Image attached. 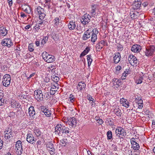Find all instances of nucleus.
Returning <instances> with one entry per match:
<instances>
[{
	"instance_id": "f257e3e1",
	"label": "nucleus",
	"mask_w": 155,
	"mask_h": 155,
	"mask_svg": "<svg viewBox=\"0 0 155 155\" xmlns=\"http://www.w3.org/2000/svg\"><path fill=\"white\" fill-rule=\"evenodd\" d=\"M115 133L120 139H124L126 135L125 130L121 127H118L115 130Z\"/></svg>"
},
{
	"instance_id": "f03ea898",
	"label": "nucleus",
	"mask_w": 155,
	"mask_h": 155,
	"mask_svg": "<svg viewBox=\"0 0 155 155\" xmlns=\"http://www.w3.org/2000/svg\"><path fill=\"white\" fill-rule=\"evenodd\" d=\"M42 55L43 58L47 63L52 62L55 60V58L54 56L49 54L45 51L43 52Z\"/></svg>"
},
{
	"instance_id": "7ed1b4c3",
	"label": "nucleus",
	"mask_w": 155,
	"mask_h": 155,
	"mask_svg": "<svg viewBox=\"0 0 155 155\" xmlns=\"http://www.w3.org/2000/svg\"><path fill=\"white\" fill-rule=\"evenodd\" d=\"M4 138L6 140H10L14 136V132L12 131L11 129L8 128L4 132Z\"/></svg>"
},
{
	"instance_id": "20e7f679",
	"label": "nucleus",
	"mask_w": 155,
	"mask_h": 155,
	"mask_svg": "<svg viewBox=\"0 0 155 155\" xmlns=\"http://www.w3.org/2000/svg\"><path fill=\"white\" fill-rule=\"evenodd\" d=\"M41 110L40 113L42 114H44L46 116L48 117H51L52 116V112L51 110L47 108L45 106H41Z\"/></svg>"
},
{
	"instance_id": "39448f33",
	"label": "nucleus",
	"mask_w": 155,
	"mask_h": 155,
	"mask_svg": "<svg viewBox=\"0 0 155 155\" xmlns=\"http://www.w3.org/2000/svg\"><path fill=\"white\" fill-rule=\"evenodd\" d=\"M155 51V46L153 45H150L147 46L146 48L145 52V55L147 56H152Z\"/></svg>"
},
{
	"instance_id": "423d86ee",
	"label": "nucleus",
	"mask_w": 155,
	"mask_h": 155,
	"mask_svg": "<svg viewBox=\"0 0 155 155\" xmlns=\"http://www.w3.org/2000/svg\"><path fill=\"white\" fill-rule=\"evenodd\" d=\"M34 95L35 98L38 101L41 102L43 101V94L41 90L38 89L34 91Z\"/></svg>"
},
{
	"instance_id": "0eeeda50",
	"label": "nucleus",
	"mask_w": 155,
	"mask_h": 155,
	"mask_svg": "<svg viewBox=\"0 0 155 155\" xmlns=\"http://www.w3.org/2000/svg\"><path fill=\"white\" fill-rule=\"evenodd\" d=\"M11 81L10 75L8 74L5 75L2 79L3 85L5 87H8L10 84Z\"/></svg>"
},
{
	"instance_id": "6e6552de",
	"label": "nucleus",
	"mask_w": 155,
	"mask_h": 155,
	"mask_svg": "<svg viewBox=\"0 0 155 155\" xmlns=\"http://www.w3.org/2000/svg\"><path fill=\"white\" fill-rule=\"evenodd\" d=\"M128 60L131 65H134L138 64L139 63L138 60L135 56L133 54H130L129 56Z\"/></svg>"
},
{
	"instance_id": "1a4fd4ad",
	"label": "nucleus",
	"mask_w": 155,
	"mask_h": 155,
	"mask_svg": "<svg viewBox=\"0 0 155 155\" xmlns=\"http://www.w3.org/2000/svg\"><path fill=\"white\" fill-rule=\"evenodd\" d=\"M36 10L38 15H39V18L40 20H43L46 16L45 13L44 9L41 6H38L36 8Z\"/></svg>"
},
{
	"instance_id": "9d476101",
	"label": "nucleus",
	"mask_w": 155,
	"mask_h": 155,
	"mask_svg": "<svg viewBox=\"0 0 155 155\" xmlns=\"http://www.w3.org/2000/svg\"><path fill=\"white\" fill-rule=\"evenodd\" d=\"M91 16L90 15L87 13L84 15L81 19L82 23L83 25L87 24L90 21Z\"/></svg>"
},
{
	"instance_id": "9b49d317",
	"label": "nucleus",
	"mask_w": 155,
	"mask_h": 155,
	"mask_svg": "<svg viewBox=\"0 0 155 155\" xmlns=\"http://www.w3.org/2000/svg\"><path fill=\"white\" fill-rule=\"evenodd\" d=\"M3 46H7L8 47H10L13 45V42L10 38H5L2 40V43Z\"/></svg>"
},
{
	"instance_id": "f8f14e48",
	"label": "nucleus",
	"mask_w": 155,
	"mask_h": 155,
	"mask_svg": "<svg viewBox=\"0 0 155 155\" xmlns=\"http://www.w3.org/2000/svg\"><path fill=\"white\" fill-rule=\"evenodd\" d=\"M98 31L97 29H94L92 31V32L91 36V41L94 43L97 39V35Z\"/></svg>"
},
{
	"instance_id": "ddd939ff",
	"label": "nucleus",
	"mask_w": 155,
	"mask_h": 155,
	"mask_svg": "<svg viewBox=\"0 0 155 155\" xmlns=\"http://www.w3.org/2000/svg\"><path fill=\"white\" fill-rule=\"evenodd\" d=\"M142 48L139 45L135 44L132 45L131 48V51L134 53H139L141 51Z\"/></svg>"
},
{
	"instance_id": "4468645a",
	"label": "nucleus",
	"mask_w": 155,
	"mask_h": 155,
	"mask_svg": "<svg viewBox=\"0 0 155 155\" xmlns=\"http://www.w3.org/2000/svg\"><path fill=\"white\" fill-rule=\"evenodd\" d=\"M26 139L28 142L32 144L35 143L36 141V140L35 139L34 137L32 134H27Z\"/></svg>"
},
{
	"instance_id": "2eb2a0df",
	"label": "nucleus",
	"mask_w": 155,
	"mask_h": 155,
	"mask_svg": "<svg viewBox=\"0 0 155 155\" xmlns=\"http://www.w3.org/2000/svg\"><path fill=\"white\" fill-rule=\"evenodd\" d=\"M120 54L119 52L115 53L114 54V63L117 64L120 61L121 58Z\"/></svg>"
},
{
	"instance_id": "dca6fc26",
	"label": "nucleus",
	"mask_w": 155,
	"mask_h": 155,
	"mask_svg": "<svg viewBox=\"0 0 155 155\" xmlns=\"http://www.w3.org/2000/svg\"><path fill=\"white\" fill-rule=\"evenodd\" d=\"M64 127V126L62 125L61 124H58L55 127V134H60V132L62 131L63 128Z\"/></svg>"
},
{
	"instance_id": "f3484780",
	"label": "nucleus",
	"mask_w": 155,
	"mask_h": 155,
	"mask_svg": "<svg viewBox=\"0 0 155 155\" xmlns=\"http://www.w3.org/2000/svg\"><path fill=\"white\" fill-rule=\"evenodd\" d=\"M92 31H90L89 29L85 32L83 36V40H86L89 38L92 35Z\"/></svg>"
},
{
	"instance_id": "a211bd4d",
	"label": "nucleus",
	"mask_w": 155,
	"mask_h": 155,
	"mask_svg": "<svg viewBox=\"0 0 155 155\" xmlns=\"http://www.w3.org/2000/svg\"><path fill=\"white\" fill-rule=\"evenodd\" d=\"M34 132L36 135L39 139V137H40L41 139H44V136L43 135L42 133L38 129H35L34 130Z\"/></svg>"
},
{
	"instance_id": "6ab92c4d",
	"label": "nucleus",
	"mask_w": 155,
	"mask_h": 155,
	"mask_svg": "<svg viewBox=\"0 0 155 155\" xmlns=\"http://www.w3.org/2000/svg\"><path fill=\"white\" fill-rule=\"evenodd\" d=\"M8 30L4 26L0 27V35L5 36L8 33Z\"/></svg>"
},
{
	"instance_id": "aec40b11",
	"label": "nucleus",
	"mask_w": 155,
	"mask_h": 155,
	"mask_svg": "<svg viewBox=\"0 0 155 155\" xmlns=\"http://www.w3.org/2000/svg\"><path fill=\"white\" fill-rule=\"evenodd\" d=\"M51 90L52 91H57L59 88V84L58 83L52 82L51 84Z\"/></svg>"
},
{
	"instance_id": "412c9836",
	"label": "nucleus",
	"mask_w": 155,
	"mask_h": 155,
	"mask_svg": "<svg viewBox=\"0 0 155 155\" xmlns=\"http://www.w3.org/2000/svg\"><path fill=\"white\" fill-rule=\"evenodd\" d=\"M76 27V25L75 22L73 21H70L68 25V27L70 30H74L75 29Z\"/></svg>"
},
{
	"instance_id": "4be33fe9",
	"label": "nucleus",
	"mask_w": 155,
	"mask_h": 155,
	"mask_svg": "<svg viewBox=\"0 0 155 155\" xmlns=\"http://www.w3.org/2000/svg\"><path fill=\"white\" fill-rule=\"evenodd\" d=\"M28 113L30 117H33L35 115V108L33 106H31L28 108Z\"/></svg>"
},
{
	"instance_id": "5701e85b",
	"label": "nucleus",
	"mask_w": 155,
	"mask_h": 155,
	"mask_svg": "<svg viewBox=\"0 0 155 155\" xmlns=\"http://www.w3.org/2000/svg\"><path fill=\"white\" fill-rule=\"evenodd\" d=\"M97 7V5L96 4H92L91 5V15L92 16H94L95 15L96 9Z\"/></svg>"
},
{
	"instance_id": "b1692460",
	"label": "nucleus",
	"mask_w": 155,
	"mask_h": 155,
	"mask_svg": "<svg viewBox=\"0 0 155 155\" xmlns=\"http://www.w3.org/2000/svg\"><path fill=\"white\" fill-rule=\"evenodd\" d=\"M120 101L121 104L124 106L126 107H128L129 106V103L126 99L124 98L120 99Z\"/></svg>"
},
{
	"instance_id": "393cba45",
	"label": "nucleus",
	"mask_w": 155,
	"mask_h": 155,
	"mask_svg": "<svg viewBox=\"0 0 155 155\" xmlns=\"http://www.w3.org/2000/svg\"><path fill=\"white\" fill-rule=\"evenodd\" d=\"M68 122L69 125H71L72 126L76 125V121L75 120V118L74 117L70 118L68 120Z\"/></svg>"
},
{
	"instance_id": "a878e982",
	"label": "nucleus",
	"mask_w": 155,
	"mask_h": 155,
	"mask_svg": "<svg viewBox=\"0 0 155 155\" xmlns=\"http://www.w3.org/2000/svg\"><path fill=\"white\" fill-rule=\"evenodd\" d=\"M90 50V47H87L84 51L81 53L80 56V57L81 58L87 54Z\"/></svg>"
},
{
	"instance_id": "bb28decb",
	"label": "nucleus",
	"mask_w": 155,
	"mask_h": 155,
	"mask_svg": "<svg viewBox=\"0 0 155 155\" xmlns=\"http://www.w3.org/2000/svg\"><path fill=\"white\" fill-rule=\"evenodd\" d=\"M131 148L133 149L132 150H134L135 151H140V146L139 144L137 143L131 145Z\"/></svg>"
},
{
	"instance_id": "cd10ccee",
	"label": "nucleus",
	"mask_w": 155,
	"mask_h": 155,
	"mask_svg": "<svg viewBox=\"0 0 155 155\" xmlns=\"http://www.w3.org/2000/svg\"><path fill=\"white\" fill-rule=\"evenodd\" d=\"M70 129L68 127H65L64 126V127L63 128V129L62 130V132L63 134H65L68 135V136H70V135L71 134L70 133Z\"/></svg>"
},
{
	"instance_id": "c85d7f7f",
	"label": "nucleus",
	"mask_w": 155,
	"mask_h": 155,
	"mask_svg": "<svg viewBox=\"0 0 155 155\" xmlns=\"http://www.w3.org/2000/svg\"><path fill=\"white\" fill-rule=\"evenodd\" d=\"M141 4V2H135L133 5V8L134 9H137L140 7Z\"/></svg>"
},
{
	"instance_id": "c756f323",
	"label": "nucleus",
	"mask_w": 155,
	"mask_h": 155,
	"mask_svg": "<svg viewBox=\"0 0 155 155\" xmlns=\"http://www.w3.org/2000/svg\"><path fill=\"white\" fill-rule=\"evenodd\" d=\"M78 86L79 87V91H81L83 88H85L86 84L84 82H80L78 83Z\"/></svg>"
},
{
	"instance_id": "7c9ffc66",
	"label": "nucleus",
	"mask_w": 155,
	"mask_h": 155,
	"mask_svg": "<svg viewBox=\"0 0 155 155\" xmlns=\"http://www.w3.org/2000/svg\"><path fill=\"white\" fill-rule=\"evenodd\" d=\"M51 77L52 81H53V82L58 83L59 80V78L55 74L52 75Z\"/></svg>"
},
{
	"instance_id": "2f4dec72",
	"label": "nucleus",
	"mask_w": 155,
	"mask_h": 155,
	"mask_svg": "<svg viewBox=\"0 0 155 155\" xmlns=\"http://www.w3.org/2000/svg\"><path fill=\"white\" fill-rule=\"evenodd\" d=\"M15 150H16V153L17 155H21L22 153L23 148L22 147L21 148H15Z\"/></svg>"
},
{
	"instance_id": "473e14b6",
	"label": "nucleus",
	"mask_w": 155,
	"mask_h": 155,
	"mask_svg": "<svg viewBox=\"0 0 155 155\" xmlns=\"http://www.w3.org/2000/svg\"><path fill=\"white\" fill-rule=\"evenodd\" d=\"M139 101L137 102V103L138 104V108L139 109H142L143 106V101L141 99V97L139 98Z\"/></svg>"
},
{
	"instance_id": "72a5a7b5",
	"label": "nucleus",
	"mask_w": 155,
	"mask_h": 155,
	"mask_svg": "<svg viewBox=\"0 0 155 155\" xmlns=\"http://www.w3.org/2000/svg\"><path fill=\"white\" fill-rule=\"evenodd\" d=\"M61 142L62 143L64 146H65L66 145L68 144L69 143L68 140L66 138H64L60 140Z\"/></svg>"
},
{
	"instance_id": "f704fd0d",
	"label": "nucleus",
	"mask_w": 155,
	"mask_h": 155,
	"mask_svg": "<svg viewBox=\"0 0 155 155\" xmlns=\"http://www.w3.org/2000/svg\"><path fill=\"white\" fill-rule=\"evenodd\" d=\"M87 57L88 62V67H89L91 65L93 60L91 58V54L87 55Z\"/></svg>"
},
{
	"instance_id": "c9c22d12",
	"label": "nucleus",
	"mask_w": 155,
	"mask_h": 155,
	"mask_svg": "<svg viewBox=\"0 0 155 155\" xmlns=\"http://www.w3.org/2000/svg\"><path fill=\"white\" fill-rule=\"evenodd\" d=\"M107 139L108 140H111L112 138V134L111 131L109 130L107 133Z\"/></svg>"
},
{
	"instance_id": "e433bc0d",
	"label": "nucleus",
	"mask_w": 155,
	"mask_h": 155,
	"mask_svg": "<svg viewBox=\"0 0 155 155\" xmlns=\"http://www.w3.org/2000/svg\"><path fill=\"white\" fill-rule=\"evenodd\" d=\"M106 120V122L107 123V125H109L111 126L114 125V124L113 121L110 119L107 118Z\"/></svg>"
},
{
	"instance_id": "4c0bfd02",
	"label": "nucleus",
	"mask_w": 155,
	"mask_h": 155,
	"mask_svg": "<svg viewBox=\"0 0 155 155\" xmlns=\"http://www.w3.org/2000/svg\"><path fill=\"white\" fill-rule=\"evenodd\" d=\"M131 18L133 19H135L137 17V15L133 12H131L130 13Z\"/></svg>"
},
{
	"instance_id": "58836bf2",
	"label": "nucleus",
	"mask_w": 155,
	"mask_h": 155,
	"mask_svg": "<svg viewBox=\"0 0 155 155\" xmlns=\"http://www.w3.org/2000/svg\"><path fill=\"white\" fill-rule=\"evenodd\" d=\"M22 142L20 140L17 141L16 142L15 148H21L22 147Z\"/></svg>"
},
{
	"instance_id": "ea45409f",
	"label": "nucleus",
	"mask_w": 155,
	"mask_h": 155,
	"mask_svg": "<svg viewBox=\"0 0 155 155\" xmlns=\"http://www.w3.org/2000/svg\"><path fill=\"white\" fill-rule=\"evenodd\" d=\"M34 28L37 31H38L40 29H42V27H41V25L38 24V23L36 24L35 26L34 27Z\"/></svg>"
},
{
	"instance_id": "a19ab883",
	"label": "nucleus",
	"mask_w": 155,
	"mask_h": 155,
	"mask_svg": "<svg viewBox=\"0 0 155 155\" xmlns=\"http://www.w3.org/2000/svg\"><path fill=\"white\" fill-rule=\"evenodd\" d=\"M59 21L60 20L59 18H55V19L53 20V22L54 23V26H57L59 25Z\"/></svg>"
},
{
	"instance_id": "79ce46f5",
	"label": "nucleus",
	"mask_w": 155,
	"mask_h": 155,
	"mask_svg": "<svg viewBox=\"0 0 155 155\" xmlns=\"http://www.w3.org/2000/svg\"><path fill=\"white\" fill-rule=\"evenodd\" d=\"M99 43L103 48L104 46L106 45L107 46L108 45L107 42L106 41H104L103 40H101Z\"/></svg>"
},
{
	"instance_id": "37998d69",
	"label": "nucleus",
	"mask_w": 155,
	"mask_h": 155,
	"mask_svg": "<svg viewBox=\"0 0 155 155\" xmlns=\"http://www.w3.org/2000/svg\"><path fill=\"white\" fill-rule=\"evenodd\" d=\"M96 47L97 51H100L103 48L99 43L96 44Z\"/></svg>"
},
{
	"instance_id": "c03bdc74",
	"label": "nucleus",
	"mask_w": 155,
	"mask_h": 155,
	"mask_svg": "<svg viewBox=\"0 0 155 155\" xmlns=\"http://www.w3.org/2000/svg\"><path fill=\"white\" fill-rule=\"evenodd\" d=\"M51 155H54L55 154V150L54 147L47 149Z\"/></svg>"
},
{
	"instance_id": "a18cd8bd",
	"label": "nucleus",
	"mask_w": 155,
	"mask_h": 155,
	"mask_svg": "<svg viewBox=\"0 0 155 155\" xmlns=\"http://www.w3.org/2000/svg\"><path fill=\"white\" fill-rule=\"evenodd\" d=\"M87 98L90 101H92L93 103H94L95 102V100L93 98L92 96L90 94H87Z\"/></svg>"
},
{
	"instance_id": "49530a36",
	"label": "nucleus",
	"mask_w": 155,
	"mask_h": 155,
	"mask_svg": "<svg viewBox=\"0 0 155 155\" xmlns=\"http://www.w3.org/2000/svg\"><path fill=\"white\" fill-rule=\"evenodd\" d=\"M69 98L70 99V101L72 103H73L75 101L74 97L72 94H70Z\"/></svg>"
},
{
	"instance_id": "de8ad7c7",
	"label": "nucleus",
	"mask_w": 155,
	"mask_h": 155,
	"mask_svg": "<svg viewBox=\"0 0 155 155\" xmlns=\"http://www.w3.org/2000/svg\"><path fill=\"white\" fill-rule=\"evenodd\" d=\"M47 149L52 148L54 147V146L51 142H49L46 144Z\"/></svg>"
},
{
	"instance_id": "09e8293b",
	"label": "nucleus",
	"mask_w": 155,
	"mask_h": 155,
	"mask_svg": "<svg viewBox=\"0 0 155 155\" xmlns=\"http://www.w3.org/2000/svg\"><path fill=\"white\" fill-rule=\"evenodd\" d=\"M116 110L117 111L115 112H116L115 114L116 115L118 116H121L122 114L121 113L120 110L119 109H118L117 110Z\"/></svg>"
},
{
	"instance_id": "8fccbe9b",
	"label": "nucleus",
	"mask_w": 155,
	"mask_h": 155,
	"mask_svg": "<svg viewBox=\"0 0 155 155\" xmlns=\"http://www.w3.org/2000/svg\"><path fill=\"white\" fill-rule=\"evenodd\" d=\"M48 37L47 36L44 37L42 41L41 44L44 45L45 44L46 42L48 41Z\"/></svg>"
},
{
	"instance_id": "3c124183",
	"label": "nucleus",
	"mask_w": 155,
	"mask_h": 155,
	"mask_svg": "<svg viewBox=\"0 0 155 155\" xmlns=\"http://www.w3.org/2000/svg\"><path fill=\"white\" fill-rule=\"evenodd\" d=\"M121 81V80L120 79L118 80L116 79H115V80H113V82H114V83L116 82V84L118 86H119V84L120 83Z\"/></svg>"
},
{
	"instance_id": "603ef678",
	"label": "nucleus",
	"mask_w": 155,
	"mask_h": 155,
	"mask_svg": "<svg viewBox=\"0 0 155 155\" xmlns=\"http://www.w3.org/2000/svg\"><path fill=\"white\" fill-rule=\"evenodd\" d=\"M143 80V78L142 77H140L139 79L136 80V83L137 84H141Z\"/></svg>"
},
{
	"instance_id": "864d4df0",
	"label": "nucleus",
	"mask_w": 155,
	"mask_h": 155,
	"mask_svg": "<svg viewBox=\"0 0 155 155\" xmlns=\"http://www.w3.org/2000/svg\"><path fill=\"white\" fill-rule=\"evenodd\" d=\"M44 2H45V4H46V5L47 6H48V8H49L50 7V6H49L50 3H51V1L50 0H44Z\"/></svg>"
},
{
	"instance_id": "5fc2aeb1",
	"label": "nucleus",
	"mask_w": 155,
	"mask_h": 155,
	"mask_svg": "<svg viewBox=\"0 0 155 155\" xmlns=\"http://www.w3.org/2000/svg\"><path fill=\"white\" fill-rule=\"evenodd\" d=\"M130 143L131 145L137 143L136 142V138L133 137L130 139Z\"/></svg>"
},
{
	"instance_id": "6e6d98bb",
	"label": "nucleus",
	"mask_w": 155,
	"mask_h": 155,
	"mask_svg": "<svg viewBox=\"0 0 155 155\" xmlns=\"http://www.w3.org/2000/svg\"><path fill=\"white\" fill-rule=\"evenodd\" d=\"M45 22L46 21L45 20H41L39 21L38 24L41 25H45Z\"/></svg>"
},
{
	"instance_id": "4d7b16f0",
	"label": "nucleus",
	"mask_w": 155,
	"mask_h": 155,
	"mask_svg": "<svg viewBox=\"0 0 155 155\" xmlns=\"http://www.w3.org/2000/svg\"><path fill=\"white\" fill-rule=\"evenodd\" d=\"M33 46L31 44H29L28 46V50L31 52L33 51L34 49L33 48Z\"/></svg>"
},
{
	"instance_id": "13d9d810",
	"label": "nucleus",
	"mask_w": 155,
	"mask_h": 155,
	"mask_svg": "<svg viewBox=\"0 0 155 155\" xmlns=\"http://www.w3.org/2000/svg\"><path fill=\"white\" fill-rule=\"evenodd\" d=\"M140 96V95L139 96L138 95H136L135 96V100L134 101H135V102L137 103V102H138L139 101V98H141Z\"/></svg>"
},
{
	"instance_id": "bf43d9fd",
	"label": "nucleus",
	"mask_w": 155,
	"mask_h": 155,
	"mask_svg": "<svg viewBox=\"0 0 155 155\" xmlns=\"http://www.w3.org/2000/svg\"><path fill=\"white\" fill-rule=\"evenodd\" d=\"M124 49L123 46L120 45H119L117 46V49L119 51H121Z\"/></svg>"
},
{
	"instance_id": "052dcab7",
	"label": "nucleus",
	"mask_w": 155,
	"mask_h": 155,
	"mask_svg": "<svg viewBox=\"0 0 155 155\" xmlns=\"http://www.w3.org/2000/svg\"><path fill=\"white\" fill-rule=\"evenodd\" d=\"M4 100L2 98H0V106H2L4 105L5 104Z\"/></svg>"
},
{
	"instance_id": "680f3d73",
	"label": "nucleus",
	"mask_w": 155,
	"mask_h": 155,
	"mask_svg": "<svg viewBox=\"0 0 155 155\" xmlns=\"http://www.w3.org/2000/svg\"><path fill=\"white\" fill-rule=\"evenodd\" d=\"M4 96V91L2 90H0V98H2Z\"/></svg>"
},
{
	"instance_id": "e2e57ef3",
	"label": "nucleus",
	"mask_w": 155,
	"mask_h": 155,
	"mask_svg": "<svg viewBox=\"0 0 155 155\" xmlns=\"http://www.w3.org/2000/svg\"><path fill=\"white\" fill-rule=\"evenodd\" d=\"M31 25H26L25 27V28L26 30H28L30 29L31 27Z\"/></svg>"
},
{
	"instance_id": "0e129e2a",
	"label": "nucleus",
	"mask_w": 155,
	"mask_h": 155,
	"mask_svg": "<svg viewBox=\"0 0 155 155\" xmlns=\"http://www.w3.org/2000/svg\"><path fill=\"white\" fill-rule=\"evenodd\" d=\"M25 12L28 14H29L31 12V11L30 10V8H26L24 10Z\"/></svg>"
},
{
	"instance_id": "69168bd1",
	"label": "nucleus",
	"mask_w": 155,
	"mask_h": 155,
	"mask_svg": "<svg viewBox=\"0 0 155 155\" xmlns=\"http://www.w3.org/2000/svg\"><path fill=\"white\" fill-rule=\"evenodd\" d=\"M97 121L98 123L100 125L102 124L103 123V121L101 119H98Z\"/></svg>"
},
{
	"instance_id": "338daca9",
	"label": "nucleus",
	"mask_w": 155,
	"mask_h": 155,
	"mask_svg": "<svg viewBox=\"0 0 155 155\" xmlns=\"http://www.w3.org/2000/svg\"><path fill=\"white\" fill-rule=\"evenodd\" d=\"M3 145V141L0 138V149H2Z\"/></svg>"
},
{
	"instance_id": "774afa93",
	"label": "nucleus",
	"mask_w": 155,
	"mask_h": 155,
	"mask_svg": "<svg viewBox=\"0 0 155 155\" xmlns=\"http://www.w3.org/2000/svg\"><path fill=\"white\" fill-rule=\"evenodd\" d=\"M116 68L117 71H119L121 69V67L120 65H118Z\"/></svg>"
}]
</instances>
